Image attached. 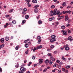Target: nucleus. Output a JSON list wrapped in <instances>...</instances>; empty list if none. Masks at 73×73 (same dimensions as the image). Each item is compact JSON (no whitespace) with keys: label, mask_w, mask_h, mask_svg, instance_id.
Wrapping results in <instances>:
<instances>
[{"label":"nucleus","mask_w":73,"mask_h":73,"mask_svg":"<svg viewBox=\"0 0 73 73\" xmlns=\"http://www.w3.org/2000/svg\"><path fill=\"white\" fill-rule=\"evenodd\" d=\"M21 70L22 71H23V72H25V71H26V68H24L23 66L21 65V68H20Z\"/></svg>","instance_id":"f257e3e1"},{"label":"nucleus","mask_w":73,"mask_h":73,"mask_svg":"<svg viewBox=\"0 0 73 73\" xmlns=\"http://www.w3.org/2000/svg\"><path fill=\"white\" fill-rule=\"evenodd\" d=\"M64 48H65V50H66L68 51L69 50V45L68 44H66L64 46Z\"/></svg>","instance_id":"f03ea898"},{"label":"nucleus","mask_w":73,"mask_h":73,"mask_svg":"<svg viewBox=\"0 0 73 73\" xmlns=\"http://www.w3.org/2000/svg\"><path fill=\"white\" fill-rule=\"evenodd\" d=\"M57 9H55L53 12V15H57Z\"/></svg>","instance_id":"7ed1b4c3"},{"label":"nucleus","mask_w":73,"mask_h":73,"mask_svg":"<svg viewBox=\"0 0 73 73\" xmlns=\"http://www.w3.org/2000/svg\"><path fill=\"white\" fill-rule=\"evenodd\" d=\"M61 32H63V35H67V33L66 31H64V30H62L61 31Z\"/></svg>","instance_id":"20e7f679"},{"label":"nucleus","mask_w":73,"mask_h":73,"mask_svg":"<svg viewBox=\"0 0 73 73\" xmlns=\"http://www.w3.org/2000/svg\"><path fill=\"white\" fill-rule=\"evenodd\" d=\"M56 41V39H50V42H51L52 43L54 42V41Z\"/></svg>","instance_id":"39448f33"},{"label":"nucleus","mask_w":73,"mask_h":73,"mask_svg":"<svg viewBox=\"0 0 73 73\" xmlns=\"http://www.w3.org/2000/svg\"><path fill=\"white\" fill-rule=\"evenodd\" d=\"M51 38L52 39H56V35H52L51 36Z\"/></svg>","instance_id":"423d86ee"},{"label":"nucleus","mask_w":73,"mask_h":73,"mask_svg":"<svg viewBox=\"0 0 73 73\" xmlns=\"http://www.w3.org/2000/svg\"><path fill=\"white\" fill-rule=\"evenodd\" d=\"M43 61H44L43 59H40L39 60V63H40V64H41V63H42Z\"/></svg>","instance_id":"0eeeda50"},{"label":"nucleus","mask_w":73,"mask_h":73,"mask_svg":"<svg viewBox=\"0 0 73 73\" xmlns=\"http://www.w3.org/2000/svg\"><path fill=\"white\" fill-rule=\"evenodd\" d=\"M0 41L2 43H4V38H2L0 39Z\"/></svg>","instance_id":"6e6552de"},{"label":"nucleus","mask_w":73,"mask_h":73,"mask_svg":"<svg viewBox=\"0 0 73 73\" xmlns=\"http://www.w3.org/2000/svg\"><path fill=\"white\" fill-rule=\"evenodd\" d=\"M71 38H72V37L71 36H70L67 39L69 40L70 41H72V40H73V39Z\"/></svg>","instance_id":"1a4fd4ad"},{"label":"nucleus","mask_w":73,"mask_h":73,"mask_svg":"<svg viewBox=\"0 0 73 73\" xmlns=\"http://www.w3.org/2000/svg\"><path fill=\"white\" fill-rule=\"evenodd\" d=\"M38 7H39V5H37L34 6V8H35V9H37Z\"/></svg>","instance_id":"9d476101"},{"label":"nucleus","mask_w":73,"mask_h":73,"mask_svg":"<svg viewBox=\"0 0 73 73\" xmlns=\"http://www.w3.org/2000/svg\"><path fill=\"white\" fill-rule=\"evenodd\" d=\"M69 19V18L68 17V16H66L65 17V21H68V19Z\"/></svg>","instance_id":"9b49d317"},{"label":"nucleus","mask_w":73,"mask_h":73,"mask_svg":"<svg viewBox=\"0 0 73 73\" xmlns=\"http://www.w3.org/2000/svg\"><path fill=\"white\" fill-rule=\"evenodd\" d=\"M5 40L6 41H8L9 40V37L8 36H6L5 37Z\"/></svg>","instance_id":"f8f14e48"},{"label":"nucleus","mask_w":73,"mask_h":73,"mask_svg":"<svg viewBox=\"0 0 73 73\" xmlns=\"http://www.w3.org/2000/svg\"><path fill=\"white\" fill-rule=\"evenodd\" d=\"M25 19H28L29 18V15H26L25 16Z\"/></svg>","instance_id":"ddd939ff"},{"label":"nucleus","mask_w":73,"mask_h":73,"mask_svg":"<svg viewBox=\"0 0 73 73\" xmlns=\"http://www.w3.org/2000/svg\"><path fill=\"white\" fill-rule=\"evenodd\" d=\"M25 22H26V21L25 20H23L22 21V24H24Z\"/></svg>","instance_id":"4468645a"},{"label":"nucleus","mask_w":73,"mask_h":73,"mask_svg":"<svg viewBox=\"0 0 73 73\" xmlns=\"http://www.w3.org/2000/svg\"><path fill=\"white\" fill-rule=\"evenodd\" d=\"M32 2L34 3H37V1L36 0H33L32 1Z\"/></svg>","instance_id":"2eb2a0df"},{"label":"nucleus","mask_w":73,"mask_h":73,"mask_svg":"<svg viewBox=\"0 0 73 73\" xmlns=\"http://www.w3.org/2000/svg\"><path fill=\"white\" fill-rule=\"evenodd\" d=\"M42 45H40L39 46H38V49H41V48H42Z\"/></svg>","instance_id":"dca6fc26"},{"label":"nucleus","mask_w":73,"mask_h":73,"mask_svg":"<svg viewBox=\"0 0 73 73\" xmlns=\"http://www.w3.org/2000/svg\"><path fill=\"white\" fill-rule=\"evenodd\" d=\"M61 28L62 29H65V26L64 25L62 26L61 27Z\"/></svg>","instance_id":"f3484780"},{"label":"nucleus","mask_w":73,"mask_h":73,"mask_svg":"<svg viewBox=\"0 0 73 73\" xmlns=\"http://www.w3.org/2000/svg\"><path fill=\"white\" fill-rule=\"evenodd\" d=\"M66 5V3L64 2L63 3L62 5L63 7H65V5Z\"/></svg>","instance_id":"a211bd4d"},{"label":"nucleus","mask_w":73,"mask_h":73,"mask_svg":"<svg viewBox=\"0 0 73 73\" xmlns=\"http://www.w3.org/2000/svg\"><path fill=\"white\" fill-rule=\"evenodd\" d=\"M26 13H27V11H23L22 12V14L23 15H25V14H26Z\"/></svg>","instance_id":"6ab92c4d"},{"label":"nucleus","mask_w":73,"mask_h":73,"mask_svg":"<svg viewBox=\"0 0 73 73\" xmlns=\"http://www.w3.org/2000/svg\"><path fill=\"white\" fill-rule=\"evenodd\" d=\"M58 16L59 17H60L61 19H63V18H64L63 16H61L60 15H60H59Z\"/></svg>","instance_id":"aec40b11"},{"label":"nucleus","mask_w":73,"mask_h":73,"mask_svg":"<svg viewBox=\"0 0 73 73\" xmlns=\"http://www.w3.org/2000/svg\"><path fill=\"white\" fill-rule=\"evenodd\" d=\"M38 23L39 24H42V21L41 20L39 21Z\"/></svg>","instance_id":"412c9836"},{"label":"nucleus","mask_w":73,"mask_h":73,"mask_svg":"<svg viewBox=\"0 0 73 73\" xmlns=\"http://www.w3.org/2000/svg\"><path fill=\"white\" fill-rule=\"evenodd\" d=\"M35 12L37 13L38 12V9H35Z\"/></svg>","instance_id":"4be33fe9"},{"label":"nucleus","mask_w":73,"mask_h":73,"mask_svg":"<svg viewBox=\"0 0 73 73\" xmlns=\"http://www.w3.org/2000/svg\"><path fill=\"white\" fill-rule=\"evenodd\" d=\"M45 62L46 65H48V62H49V61H48V59L46 60Z\"/></svg>","instance_id":"5701e85b"},{"label":"nucleus","mask_w":73,"mask_h":73,"mask_svg":"<svg viewBox=\"0 0 73 73\" xmlns=\"http://www.w3.org/2000/svg\"><path fill=\"white\" fill-rule=\"evenodd\" d=\"M4 44H3L0 45V47L1 48H3V47H4Z\"/></svg>","instance_id":"b1692460"},{"label":"nucleus","mask_w":73,"mask_h":73,"mask_svg":"<svg viewBox=\"0 0 73 73\" xmlns=\"http://www.w3.org/2000/svg\"><path fill=\"white\" fill-rule=\"evenodd\" d=\"M26 1H27V3L28 4L29 3H30L31 0H26Z\"/></svg>","instance_id":"393cba45"},{"label":"nucleus","mask_w":73,"mask_h":73,"mask_svg":"<svg viewBox=\"0 0 73 73\" xmlns=\"http://www.w3.org/2000/svg\"><path fill=\"white\" fill-rule=\"evenodd\" d=\"M41 40L40 39H39L38 40V42H37V43L40 44L41 43H40V42H41Z\"/></svg>","instance_id":"a878e982"},{"label":"nucleus","mask_w":73,"mask_h":73,"mask_svg":"<svg viewBox=\"0 0 73 73\" xmlns=\"http://www.w3.org/2000/svg\"><path fill=\"white\" fill-rule=\"evenodd\" d=\"M12 23L13 24H15L16 23V21L15 20L13 21H12Z\"/></svg>","instance_id":"bb28decb"},{"label":"nucleus","mask_w":73,"mask_h":73,"mask_svg":"<svg viewBox=\"0 0 73 73\" xmlns=\"http://www.w3.org/2000/svg\"><path fill=\"white\" fill-rule=\"evenodd\" d=\"M19 45L15 47L16 50H18V49H19Z\"/></svg>","instance_id":"cd10ccee"},{"label":"nucleus","mask_w":73,"mask_h":73,"mask_svg":"<svg viewBox=\"0 0 73 73\" xmlns=\"http://www.w3.org/2000/svg\"><path fill=\"white\" fill-rule=\"evenodd\" d=\"M59 14H60V11H57H57H56V15H58Z\"/></svg>","instance_id":"c85d7f7f"},{"label":"nucleus","mask_w":73,"mask_h":73,"mask_svg":"<svg viewBox=\"0 0 73 73\" xmlns=\"http://www.w3.org/2000/svg\"><path fill=\"white\" fill-rule=\"evenodd\" d=\"M70 24L68 23L66 25V27H68V26H70Z\"/></svg>","instance_id":"c756f323"},{"label":"nucleus","mask_w":73,"mask_h":73,"mask_svg":"<svg viewBox=\"0 0 73 73\" xmlns=\"http://www.w3.org/2000/svg\"><path fill=\"white\" fill-rule=\"evenodd\" d=\"M54 7H55V6H54V5H52L51 6V8L52 9L54 8Z\"/></svg>","instance_id":"7c9ffc66"},{"label":"nucleus","mask_w":73,"mask_h":73,"mask_svg":"<svg viewBox=\"0 0 73 73\" xmlns=\"http://www.w3.org/2000/svg\"><path fill=\"white\" fill-rule=\"evenodd\" d=\"M70 66H66V69H69V68H70Z\"/></svg>","instance_id":"2f4dec72"},{"label":"nucleus","mask_w":73,"mask_h":73,"mask_svg":"<svg viewBox=\"0 0 73 73\" xmlns=\"http://www.w3.org/2000/svg\"><path fill=\"white\" fill-rule=\"evenodd\" d=\"M47 71V68L44 69L43 70V72H46Z\"/></svg>","instance_id":"473e14b6"},{"label":"nucleus","mask_w":73,"mask_h":73,"mask_svg":"<svg viewBox=\"0 0 73 73\" xmlns=\"http://www.w3.org/2000/svg\"><path fill=\"white\" fill-rule=\"evenodd\" d=\"M25 48H28V44H25Z\"/></svg>","instance_id":"72a5a7b5"},{"label":"nucleus","mask_w":73,"mask_h":73,"mask_svg":"<svg viewBox=\"0 0 73 73\" xmlns=\"http://www.w3.org/2000/svg\"><path fill=\"white\" fill-rule=\"evenodd\" d=\"M13 9H12L11 10L9 11V13H11V12H12L13 11Z\"/></svg>","instance_id":"f704fd0d"},{"label":"nucleus","mask_w":73,"mask_h":73,"mask_svg":"<svg viewBox=\"0 0 73 73\" xmlns=\"http://www.w3.org/2000/svg\"><path fill=\"white\" fill-rule=\"evenodd\" d=\"M12 17H10L9 19V21H11V20H12Z\"/></svg>","instance_id":"c9c22d12"},{"label":"nucleus","mask_w":73,"mask_h":73,"mask_svg":"<svg viewBox=\"0 0 73 73\" xmlns=\"http://www.w3.org/2000/svg\"><path fill=\"white\" fill-rule=\"evenodd\" d=\"M47 55L48 56H51V55H52V54H51V53H48L47 54Z\"/></svg>","instance_id":"e433bc0d"},{"label":"nucleus","mask_w":73,"mask_h":73,"mask_svg":"<svg viewBox=\"0 0 73 73\" xmlns=\"http://www.w3.org/2000/svg\"><path fill=\"white\" fill-rule=\"evenodd\" d=\"M54 47V46L53 45H52L50 46L51 48H52V49H53Z\"/></svg>","instance_id":"4c0bfd02"},{"label":"nucleus","mask_w":73,"mask_h":73,"mask_svg":"<svg viewBox=\"0 0 73 73\" xmlns=\"http://www.w3.org/2000/svg\"><path fill=\"white\" fill-rule=\"evenodd\" d=\"M37 38L38 39V40H39V39L41 38V37L40 36H38L37 37Z\"/></svg>","instance_id":"58836bf2"},{"label":"nucleus","mask_w":73,"mask_h":73,"mask_svg":"<svg viewBox=\"0 0 73 73\" xmlns=\"http://www.w3.org/2000/svg\"><path fill=\"white\" fill-rule=\"evenodd\" d=\"M64 72L65 73H68V72H69V71H68V70H65V71Z\"/></svg>","instance_id":"ea45409f"},{"label":"nucleus","mask_w":73,"mask_h":73,"mask_svg":"<svg viewBox=\"0 0 73 73\" xmlns=\"http://www.w3.org/2000/svg\"><path fill=\"white\" fill-rule=\"evenodd\" d=\"M19 64H17L15 65V67H16L17 68H19Z\"/></svg>","instance_id":"a19ab883"},{"label":"nucleus","mask_w":73,"mask_h":73,"mask_svg":"<svg viewBox=\"0 0 73 73\" xmlns=\"http://www.w3.org/2000/svg\"><path fill=\"white\" fill-rule=\"evenodd\" d=\"M21 71H19V73H24V71H22L21 70Z\"/></svg>","instance_id":"79ce46f5"},{"label":"nucleus","mask_w":73,"mask_h":73,"mask_svg":"<svg viewBox=\"0 0 73 73\" xmlns=\"http://www.w3.org/2000/svg\"><path fill=\"white\" fill-rule=\"evenodd\" d=\"M35 58H36L35 56H34L32 57V58L33 59V60H35Z\"/></svg>","instance_id":"37998d69"},{"label":"nucleus","mask_w":73,"mask_h":73,"mask_svg":"<svg viewBox=\"0 0 73 73\" xmlns=\"http://www.w3.org/2000/svg\"><path fill=\"white\" fill-rule=\"evenodd\" d=\"M23 11H24L26 12V11H27V9L26 8H24V9H23Z\"/></svg>","instance_id":"c03bdc74"},{"label":"nucleus","mask_w":73,"mask_h":73,"mask_svg":"<svg viewBox=\"0 0 73 73\" xmlns=\"http://www.w3.org/2000/svg\"><path fill=\"white\" fill-rule=\"evenodd\" d=\"M58 73H60L61 72V70H58Z\"/></svg>","instance_id":"a18cd8bd"},{"label":"nucleus","mask_w":73,"mask_h":73,"mask_svg":"<svg viewBox=\"0 0 73 73\" xmlns=\"http://www.w3.org/2000/svg\"><path fill=\"white\" fill-rule=\"evenodd\" d=\"M68 32L69 33H72V31L70 30H69L68 31Z\"/></svg>","instance_id":"49530a36"},{"label":"nucleus","mask_w":73,"mask_h":73,"mask_svg":"<svg viewBox=\"0 0 73 73\" xmlns=\"http://www.w3.org/2000/svg\"><path fill=\"white\" fill-rule=\"evenodd\" d=\"M28 4V6L29 7H31V4L29 3H27Z\"/></svg>","instance_id":"de8ad7c7"},{"label":"nucleus","mask_w":73,"mask_h":73,"mask_svg":"<svg viewBox=\"0 0 73 73\" xmlns=\"http://www.w3.org/2000/svg\"><path fill=\"white\" fill-rule=\"evenodd\" d=\"M58 68L59 69H61V66L60 65H59L58 66Z\"/></svg>","instance_id":"09e8293b"},{"label":"nucleus","mask_w":73,"mask_h":73,"mask_svg":"<svg viewBox=\"0 0 73 73\" xmlns=\"http://www.w3.org/2000/svg\"><path fill=\"white\" fill-rule=\"evenodd\" d=\"M57 64H54L53 66V67H56V66H57Z\"/></svg>","instance_id":"8fccbe9b"},{"label":"nucleus","mask_w":73,"mask_h":73,"mask_svg":"<svg viewBox=\"0 0 73 73\" xmlns=\"http://www.w3.org/2000/svg\"><path fill=\"white\" fill-rule=\"evenodd\" d=\"M2 70H3L2 68L1 67H0V72H2Z\"/></svg>","instance_id":"3c124183"},{"label":"nucleus","mask_w":73,"mask_h":73,"mask_svg":"<svg viewBox=\"0 0 73 73\" xmlns=\"http://www.w3.org/2000/svg\"><path fill=\"white\" fill-rule=\"evenodd\" d=\"M70 21H71V20L70 19H69V20L68 21V23H70Z\"/></svg>","instance_id":"603ef678"},{"label":"nucleus","mask_w":73,"mask_h":73,"mask_svg":"<svg viewBox=\"0 0 73 73\" xmlns=\"http://www.w3.org/2000/svg\"><path fill=\"white\" fill-rule=\"evenodd\" d=\"M52 63H53V62L51 61L50 62L49 64H50V65H52Z\"/></svg>","instance_id":"864d4df0"},{"label":"nucleus","mask_w":73,"mask_h":73,"mask_svg":"<svg viewBox=\"0 0 73 73\" xmlns=\"http://www.w3.org/2000/svg\"><path fill=\"white\" fill-rule=\"evenodd\" d=\"M34 49H33V52H35V51H36V47H34Z\"/></svg>","instance_id":"5fc2aeb1"},{"label":"nucleus","mask_w":73,"mask_h":73,"mask_svg":"<svg viewBox=\"0 0 73 73\" xmlns=\"http://www.w3.org/2000/svg\"><path fill=\"white\" fill-rule=\"evenodd\" d=\"M62 71H63V72H65V68H62Z\"/></svg>","instance_id":"6e6d98bb"},{"label":"nucleus","mask_w":73,"mask_h":73,"mask_svg":"<svg viewBox=\"0 0 73 73\" xmlns=\"http://www.w3.org/2000/svg\"><path fill=\"white\" fill-rule=\"evenodd\" d=\"M6 17H9V15H5Z\"/></svg>","instance_id":"4d7b16f0"},{"label":"nucleus","mask_w":73,"mask_h":73,"mask_svg":"<svg viewBox=\"0 0 73 73\" xmlns=\"http://www.w3.org/2000/svg\"><path fill=\"white\" fill-rule=\"evenodd\" d=\"M56 62L57 63H59V62H60V60H57V61H56Z\"/></svg>","instance_id":"13d9d810"},{"label":"nucleus","mask_w":73,"mask_h":73,"mask_svg":"<svg viewBox=\"0 0 73 73\" xmlns=\"http://www.w3.org/2000/svg\"><path fill=\"white\" fill-rule=\"evenodd\" d=\"M39 18H40V15H39L38 17H37V19H39Z\"/></svg>","instance_id":"bf43d9fd"},{"label":"nucleus","mask_w":73,"mask_h":73,"mask_svg":"<svg viewBox=\"0 0 73 73\" xmlns=\"http://www.w3.org/2000/svg\"><path fill=\"white\" fill-rule=\"evenodd\" d=\"M62 59L63 60H66V59H65V58H64V57H62Z\"/></svg>","instance_id":"052dcab7"},{"label":"nucleus","mask_w":73,"mask_h":73,"mask_svg":"<svg viewBox=\"0 0 73 73\" xmlns=\"http://www.w3.org/2000/svg\"><path fill=\"white\" fill-rule=\"evenodd\" d=\"M49 21H52V19L51 18H50L49 19Z\"/></svg>","instance_id":"680f3d73"},{"label":"nucleus","mask_w":73,"mask_h":73,"mask_svg":"<svg viewBox=\"0 0 73 73\" xmlns=\"http://www.w3.org/2000/svg\"><path fill=\"white\" fill-rule=\"evenodd\" d=\"M63 13L64 14H65V13H66V11H63Z\"/></svg>","instance_id":"e2e57ef3"},{"label":"nucleus","mask_w":73,"mask_h":73,"mask_svg":"<svg viewBox=\"0 0 73 73\" xmlns=\"http://www.w3.org/2000/svg\"><path fill=\"white\" fill-rule=\"evenodd\" d=\"M50 16H53V14H52V13H50Z\"/></svg>","instance_id":"0e129e2a"},{"label":"nucleus","mask_w":73,"mask_h":73,"mask_svg":"<svg viewBox=\"0 0 73 73\" xmlns=\"http://www.w3.org/2000/svg\"><path fill=\"white\" fill-rule=\"evenodd\" d=\"M27 40H26L24 41V43H27Z\"/></svg>","instance_id":"69168bd1"},{"label":"nucleus","mask_w":73,"mask_h":73,"mask_svg":"<svg viewBox=\"0 0 73 73\" xmlns=\"http://www.w3.org/2000/svg\"><path fill=\"white\" fill-rule=\"evenodd\" d=\"M59 64L61 65H62V62H60L59 63Z\"/></svg>","instance_id":"338daca9"},{"label":"nucleus","mask_w":73,"mask_h":73,"mask_svg":"<svg viewBox=\"0 0 73 73\" xmlns=\"http://www.w3.org/2000/svg\"><path fill=\"white\" fill-rule=\"evenodd\" d=\"M51 19H52V20H54V17H52L51 18Z\"/></svg>","instance_id":"774afa93"}]
</instances>
